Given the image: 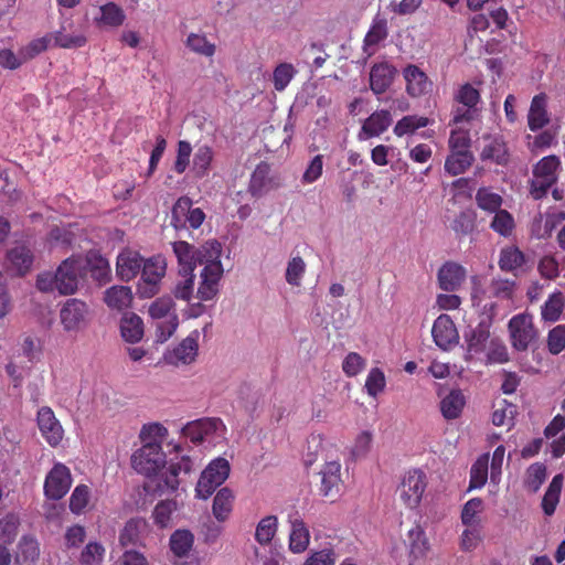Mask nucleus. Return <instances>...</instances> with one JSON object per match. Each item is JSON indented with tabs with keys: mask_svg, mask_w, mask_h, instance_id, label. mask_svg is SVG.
<instances>
[{
	"mask_svg": "<svg viewBox=\"0 0 565 565\" xmlns=\"http://www.w3.org/2000/svg\"><path fill=\"white\" fill-rule=\"evenodd\" d=\"M207 257V264L201 271V281L198 288V298L202 301L212 300L218 294V282L223 276V266L220 260L222 245L217 241L203 244L201 252Z\"/></svg>",
	"mask_w": 565,
	"mask_h": 565,
	"instance_id": "obj_1",
	"label": "nucleus"
},
{
	"mask_svg": "<svg viewBox=\"0 0 565 565\" xmlns=\"http://www.w3.org/2000/svg\"><path fill=\"white\" fill-rule=\"evenodd\" d=\"M167 263L161 255H154L143 260L141 277L137 285V295L149 299L160 291V282L166 275Z\"/></svg>",
	"mask_w": 565,
	"mask_h": 565,
	"instance_id": "obj_2",
	"label": "nucleus"
},
{
	"mask_svg": "<svg viewBox=\"0 0 565 565\" xmlns=\"http://www.w3.org/2000/svg\"><path fill=\"white\" fill-rule=\"evenodd\" d=\"M164 463L166 455L162 451L161 443L156 439L145 443L131 456L132 468L147 477L157 476Z\"/></svg>",
	"mask_w": 565,
	"mask_h": 565,
	"instance_id": "obj_3",
	"label": "nucleus"
},
{
	"mask_svg": "<svg viewBox=\"0 0 565 565\" xmlns=\"http://www.w3.org/2000/svg\"><path fill=\"white\" fill-rule=\"evenodd\" d=\"M230 471V462L225 458L218 457L212 460L202 471L196 483V497L204 500L210 498L213 492L228 478Z\"/></svg>",
	"mask_w": 565,
	"mask_h": 565,
	"instance_id": "obj_4",
	"label": "nucleus"
},
{
	"mask_svg": "<svg viewBox=\"0 0 565 565\" xmlns=\"http://www.w3.org/2000/svg\"><path fill=\"white\" fill-rule=\"evenodd\" d=\"M173 300L170 297L157 298L149 306L148 312L152 319L159 320L167 318V321L157 323V340L159 342L167 341L177 330L179 319L173 311Z\"/></svg>",
	"mask_w": 565,
	"mask_h": 565,
	"instance_id": "obj_5",
	"label": "nucleus"
},
{
	"mask_svg": "<svg viewBox=\"0 0 565 565\" xmlns=\"http://www.w3.org/2000/svg\"><path fill=\"white\" fill-rule=\"evenodd\" d=\"M427 488V477L420 469L406 471L397 488L401 501L409 509H416Z\"/></svg>",
	"mask_w": 565,
	"mask_h": 565,
	"instance_id": "obj_6",
	"label": "nucleus"
},
{
	"mask_svg": "<svg viewBox=\"0 0 565 565\" xmlns=\"http://www.w3.org/2000/svg\"><path fill=\"white\" fill-rule=\"evenodd\" d=\"M72 475L68 467L62 462H56L47 472L43 492L46 499L57 501L66 495L72 487Z\"/></svg>",
	"mask_w": 565,
	"mask_h": 565,
	"instance_id": "obj_7",
	"label": "nucleus"
},
{
	"mask_svg": "<svg viewBox=\"0 0 565 565\" xmlns=\"http://www.w3.org/2000/svg\"><path fill=\"white\" fill-rule=\"evenodd\" d=\"M511 344L516 351H526L536 339V330L529 315L520 313L509 321Z\"/></svg>",
	"mask_w": 565,
	"mask_h": 565,
	"instance_id": "obj_8",
	"label": "nucleus"
},
{
	"mask_svg": "<svg viewBox=\"0 0 565 565\" xmlns=\"http://www.w3.org/2000/svg\"><path fill=\"white\" fill-rule=\"evenodd\" d=\"M192 470V460L188 456H182L178 462H171L168 469L151 480L154 483L156 491L161 495L164 493L174 492L180 486L179 475L190 473Z\"/></svg>",
	"mask_w": 565,
	"mask_h": 565,
	"instance_id": "obj_9",
	"label": "nucleus"
},
{
	"mask_svg": "<svg viewBox=\"0 0 565 565\" xmlns=\"http://www.w3.org/2000/svg\"><path fill=\"white\" fill-rule=\"evenodd\" d=\"M194 544V535L189 530H175L169 540L170 550L178 558L174 565H200L195 555H190Z\"/></svg>",
	"mask_w": 565,
	"mask_h": 565,
	"instance_id": "obj_10",
	"label": "nucleus"
},
{
	"mask_svg": "<svg viewBox=\"0 0 565 565\" xmlns=\"http://www.w3.org/2000/svg\"><path fill=\"white\" fill-rule=\"evenodd\" d=\"M36 423L42 437L51 447L62 443L64 429L51 407L43 406L38 411Z\"/></svg>",
	"mask_w": 565,
	"mask_h": 565,
	"instance_id": "obj_11",
	"label": "nucleus"
},
{
	"mask_svg": "<svg viewBox=\"0 0 565 565\" xmlns=\"http://www.w3.org/2000/svg\"><path fill=\"white\" fill-rule=\"evenodd\" d=\"M82 263L67 258L56 269L57 291L61 295H73L78 288Z\"/></svg>",
	"mask_w": 565,
	"mask_h": 565,
	"instance_id": "obj_12",
	"label": "nucleus"
},
{
	"mask_svg": "<svg viewBox=\"0 0 565 565\" xmlns=\"http://www.w3.org/2000/svg\"><path fill=\"white\" fill-rule=\"evenodd\" d=\"M172 248L178 258L179 271L194 273L198 264H207L206 255L201 253L203 250V245L200 248H195L185 241H178L172 244Z\"/></svg>",
	"mask_w": 565,
	"mask_h": 565,
	"instance_id": "obj_13",
	"label": "nucleus"
},
{
	"mask_svg": "<svg viewBox=\"0 0 565 565\" xmlns=\"http://www.w3.org/2000/svg\"><path fill=\"white\" fill-rule=\"evenodd\" d=\"M87 313L88 307L84 301L71 298L63 305L60 318L66 331H77L85 324Z\"/></svg>",
	"mask_w": 565,
	"mask_h": 565,
	"instance_id": "obj_14",
	"label": "nucleus"
},
{
	"mask_svg": "<svg viewBox=\"0 0 565 565\" xmlns=\"http://www.w3.org/2000/svg\"><path fill=\"white\" fill-rule=\"evenodd\" d=\"M431 335L436 345L444 351L450 350L459 340L457 328L448 315H440L435 320Z\"/></svg>",
	"mask_w": 565,
	"mask_h": 565,
	"instance_id": "obj_15",
	"label": "nucleus"
},
{
	"mask_svg": "<svg viewBox=\"0 0 565 565\" xmlns=\"http://www.w3.org/2000/svg\"><path fill=\"white\" fill-rule=\"evenodd\" d=\"M279 186L278 179L271 175L270 166L266 162L257 164L252 173L248 191L254 198L266 195Z\"/></svg>",
	"mask_w": 565,
	"mask_h": 565,
	"instance_id": "obj_16",
	"label": "nucleus"
},
{
	"mask_svg": "<svg viewBox=\"0 0 565 565\" xmlns=\"http://www.w3.org/2000/svg\"><path fill=\"white\" fill-rule=\"evenodd\" d=\"M143 258L137 250L122 249L116 260V273L120 280L130 281L141 271Z\"/></svg>",
	"mask_w": 565,
	"mask_h": 565,
	"instance_id": "obj_17",
	"label": "nucleus"
},
{
	"mask_svg": "<svg viewBox=\"0 0 565 565\" xmlns=\"http://www.w3.org/2000/svg\"><path fill=\"white\" fill-rule=\"evenodd\" d=\"M403 76L406 82V92L412 97L423 96L431 88L428 76L417 65H407L403 70Z\"/></svg>",
	"mask_w": 565,
	"mask_h": 565,
	"instance_id": "obj_18",
	"label": "nucleus"
},
{
	"mask_svg": "<svg viewBox=\"0 0 565 565\" xmlns=\"http://www.w3.org/2000/svg\"><path fill=\"white\" fill-rule=\"evenodd\" d=\"M437 278L440 289L456 291L466 279V269L456 262H446L439 268Z\"/></svg>",
	"mask_w": 565,
	"mask_h": 565,
	"instance_id": "obj_19",
	"label": "nucleus"
},
{
	"mask_svg": "<svg viewBox=\"0 0 565 565\" xmlns=\"http://www.w3.org/2000/svg\"><path fill=\"white\" fill-rule=\"evenodd\" d=\"M397 70L387 62L374 64L370 71V87L376 95L385 93L392 85Z\"/></svg>",
	"mask_w": 565,
	"mask_h": 565,
	"instance_id": "obj_20",
	"label": "nucleus"
},
{
	"mask_svg": "<svg viewBox=\"0 0 565 565\" xmlns=\"http://www.w3.org/2000/svg\"><path fill=\"white\" fill-rule=\"evenodd\" d=\"M391 124L392 115L388 110H376L364 120L359 138L366 139L377 137L386 131Z\"/></svg>",
	"mask_w": 565,
	"mask_h": 565,
	"instance_id": "obj_21",
	"label": "nucleus"
},
{
	"mask_svg": "<svg viewBox=\"0 0 565 565\" xmlns=\"http://www.w3.org/2000/svg\"><path fill=\"white\" fill-rule=\"evenodd\" d=\"M548 122L547 96L544 93H540L532 98L527 114V126L531 131H537Z\"/></svg>",
	"mask_w": 565,
	"mask_h": 565,
	"instance_id": "obj_22",
	"label": "nucleus"
},
{
	"mask_svg": "<svg viewBox=\"0 0 565 565\" xmlns=\"http://www.w3.org/2000/svg\"><path fill=\"white\" fill-rule=\"evenodd\" d=\"M320 491L324 497L334 498L340 492L341 465L338 461L327 462L321 472Z\"/></svg>",
	"mask_w": 565,
	"mask_h": 565,
	"instance_id": "obj_23",
	"label": "nucleus"
},
{
	"mask_svg": "<svg viewBox=\"0 0 565 565\" xmlns=\"http://www.w3.org/2000/svg\"><path fill=\"white\" fill-rule=\"evenodd\" d=\"M33 258V253L29 247L25 245L15 246L7 253L8 269L23 276L31 269Z\"/></svg>",
	"mask_w": 565,
	"mask_h": 565,
	"instance_id": "obj_24",
	"label": "nucleus"
},
{
	"mask_svg": "<svg viewBox=\"0 0 565 565\" xmlns=\"http://www.w3.org/2000/svg\"><path fill=\"white\" fill-rule=\"evenodd\" d=\"M289 550L292 553H302L307 550L310 542L309 527L303 520L298 516L289 515Z\"/></svg>",
	"mask_w": 565,
	"mask_h": 565,
	"instance_id": "obj_25",
	"label": "nucleus"
},
{
	"mask_svg": "<svg viewBox=\"0 0 565 565\" xmlns=\"http://www.w3.org/2000/svg\"><path fill=\"white\" fill-rule=\"evenodd\" d=\"M143 321L134 313L127 312L120 319V334L126 342L137 343L143 337Z\"/></svg>",
	"mask_w": 565,
	"mask_h": 565,
	"instance_id": "obj_26",
	"label": "nucleus"
},
{
	"mask_svg": "<svg viewBox=\"0 0 565 565\" xmlns=\"http://www.w3.org/2000/svg\"><path fill=\"white\" fill-rule=\"evenodd\" d=\"M147 522L141 518L128 520L120 531L119 543L121 546H136L141 543L142 535L147 530Z\"/></svg>",
	"mask_w": 565,
	"mask_h": 565,
	"instance_id": "obj_27",
	"label": "nucleus"
},
{
	"mask_svg": "<svg viewBox=\"0 0 565 565\" xmlns=\"http://www.w3.org/2000/svg\"><path fill=\"white\" fill-rule=\"evenodd\" d=\"M134 296L128 286L116 285L105 291L104 301L110 309L124 310L130 307Z\"/></svg>",
	"mask_w": 565,
	"mask_h": 565,
	"instance_id": "obj_28",
	"label": "nucleus"
},
{
	"mask_svg": "<svg viewBox=\"0 0 565 565\" xmlns=\"http://www.w3.org/2000/svg\"><path fill=\"white\" fill-rule=\"evenodd\" d=\"M86 270L98 284H106L110 278L108 260L98 253H88L86 256Z\"/></svg>",
	"mask_w": 565,
	"mask_h": 565,
	"instance_id": "obj_29",
	"label": "nucleus"
},
{
	"mask_svg": "<svg viewBox=\"0 0 565 565\" xmlns=\"http://www.w3.org/2000/svg\"><path fill=\"white\" fill-rule=\"evenodd\" d=\"M199 351V332H191L172 352L173 358L182 364H191Z\"/></svg>",
	"mask_w": 565,
	"mask_h": 565,
	"instance_id": "obj_30",
	"label": "nucleus"
},
{
	"mask_svg": "<svg viewBox=\"0 0 565 565\" xmlns=\"http://www.w3.org/2000/svg\"><path fill=\"white\" fill-rule=\"evenodd\" d=\"M233 491L227 487L220 489L213 499L212 512L214 518L218 522L227 520L233 510Z\"/></svg>",
	"mask_w": 565,
	"mask_h": 565,
	"instance_id": "obj_31",
	"label": "nucleus"
},
{
	"mask_svg": "<svg viewBox=\"0 0 565 565\" xmlns=\"http://www.w3.org/2000/svg\"><path fill=\"white\" fill-rule=\"evenodd\" d=\"M490 338V326L487 323H479L477 327L465 333L467 342V352L469 354H477L484 350L486 344Z\"/></svg>",
	"mask_w": 565,
	"mask_h": 565,
	"instance_id": "obj_32",
	"label": "nucleus"
},
{
	"mask_svg": "<svg viewBox=\"0 0 565 565\" xmlns=\"http://www.w3.org/2000/svg\"><path fill=\"white\" fill-rule=\"evenodd\" d=\"M482 160H491L492 162L507 166L510 160V153L507 143L501 138H493L487 143L481 151Z\"/></svg>",
	"mask_w": 565,
	"mask_h": 565,
	"instance_id": "obj_33",
	"label": "nucleus"
},
{
	"mask_svg": "<svg viewBox=\"0 0 565 565\" xmlns=\"http://www.w3.org/2000/svg\"><path fill=\"white\" fill-rule=\"evenodd\" d=\"M220 419L216 418H207V419H199L188 424L184 427V434L191 439L194 444H200L205 439V436L216 429Z\"/></svg>",
	"mask_w": 565,
	"mask_h": 565,
	"instance_id": "obj_34",
	"label": "nucleus"
},
{
	"mask_svg": "<svg viewBox=\"0 0 565 565\" xmlns=\"http://www.w3.org/2000/svg\"><path fill=\"white\" fill-rule=\"evenodd\" d=\"M465 403V396L461 391H451L440 402L443 416L448 420L458 418L463 409Z\"/></svg>",
	"mask_w": 565,
	"mask_h": 565,
	"instance_id": "obj_35",
	"label": "nucleus"
},
{
	"mask_svg": "<svg viewBox=\"0 0 565 565\" xmlns=\"http://www.w3.org/2000/svg\"><path fill=\"white\" fill-rule=\"evenodd\" d=\"M17 548L15 561L19 564L34 563L40 556L39 543L32 536H22Z\"/></svg>",
	"mask_w": 565,
	"mask_h": 565,
	"instance_id": "obj_36",
	"label": "nucleus"
},
{
	"mask_svg": "<svg viewBox=\"0 0 565 565\" xmlns=\"http://www.w3.org/2000/svg\"><path fill=\"white\" fill-rule=\"evenodd\" d=\"M475 160L472 152H450L445 161V171L450 175H458L468 170Z\"/></svg>",
	"mask_w": 565,
	"mask_h": 565,
	"instance_id": "obj_37",
	"label": "nucleus"
},
{
	"mask_svg": "<svg viewBox=\"0 0 565 565\" xmlns=\"http://www.w3.org/2000/svg\"><path fill=\"white\" fill-rule=\"evenodd\" d=\"M430 125V119L424 116L407 115L399 119L393 131L397 137L414 134L417 129Z\"/></svg>",
	"mask_w": 565,
	"mask_h": 565,
	"instance_id": "obj_38",
	"label": "nucleus"
},
{
	"mask_svg": "<svg viewBox=\"0 0 565 565\" xmlns=\"http://www.w3.org/2000/svg\"><path fill=\"white\" fill-rule=\"evenodd\" d=\"M489 455H482L470 468L469 490L481 489L488 479Z\"/></svg>",
	"mask_w": 565,
	"mask_h": 565,
	"instance_id": "obj_39",
	"label": "nucleus"
},
{
	"mask_svg": "<svg viewBox=\"0 0 565 565\" xmlns=\"http://www.w3.org/2000/svg\"><path fill=\"white\" fill-rule=\"evenodd\" d=\"M525 262L524 254L514 246L502 248L500 252L499 267L503 271H513Z\"/></svg>",
	"mask_w": 565,
	"mask_h": 565,
	"instance_id": "obj_40",
	"label": "nucleus"
},
{
	"mask_svg": "<svg viewBox=\"0 0 565 565\" xmlns=\"http://www.w3.org/2000/svg\"><path fill=\"white\" fill-rule=\"evenodd\" d=\"M213 157V149L207 145H202L196 149L193 158V171L196 177L203 178L209 174Z\"/></svg>",
	"mask_w": 565,
	"mask_h": 565,
	"instance_id": "obj_41",
	"label": "nucleus"
},
{
	"mask_svg": "<svg viewBox=\"0 0 565 565\" xmlns=\"http://www.w3.org/2000/svg\"><path fill=\"white\" fill-rule=\"evenodd\" d=\"M561 166L558 157L551 154L542 158L533 168L535 178H544L546 180L557 181L556 171Z\"/></svg>",
	"mask_w": 565,
	"mask_h": 565,
	"instance_id": "obj_42",
	"label": "nucleus"
},
{
	"mask_svg": "<svg viewBox=\"0 0 565 565\" xmlns=\"http://www.w3.org/2000/svg\"><path fill=\"white\" fill-rule=\"evenodd\" d=\"M126 19L124 10L114 2L100 7V18L97 22L107 26H120Z\"/></svg>",
	"mask_w": 565,
	"mask_h": 565,
	"instance_id": "obj_43",
	"label": "nucleus"
},
{
	"mask_svg": "<svg viewBox=\"0 0 565 565\" xmlns=\"http://www.w3.org/2000/svg\"><path fill=\"white\" fill-rule=\"evenodd\" d=\"M564 309V296L561 291L550 295L542 307V318L545 321L555 322L559 319Z\"/></svg>",
	"mask_w": 565,
	"mask_h": 565,
	"instance_id": "obj_44",
	"label": "nucleus"
},
{
	"mask_svg": "<svg viewBox=\"0 0 565 565\" xmlns=\"http://www.w3.org/2000/svg\"><path fill=\"white\" fill-rule=\"evenodd\" d=\"M175 500H162L157 503L152 511V518L159 527L163 529L171 524L172 514L177 511Z\"/></svg>",
	"mask_w": 565,
	"mask_h": 565,
	"instance_id": "obj_45",
	"label": "nucleus"
},
{
	"mask_svg": "<svg viewBox=\"0 0 565 565\" xmlns=\"http://www.w3.org/2000/svg\"><path fill=\"white\" fill-rule=\"evenodd\" d=\"M387 34L388 31L386 19L376 17L364 38V50L366 51L367 47L376 46L380 42L387 38Z\"/></svg>",
	"mask_w": 565,
	"mask_h": 565,
	"instance_id": "obj_46",
	"label": "nucleus"
},
{
	"mask_svg": "<svg viewBox=\"0 0 565 565\" xmlns=\"http://www.w3.org/2000/svg\"><path fill=\"white\" fill-rule=\"evenodd\" d=\"M546 479V466L542 462H534L526 469L524 487L527 491L535 493Z\"/></svg>",
	"mask_w": 565,
	"mask_h": 565,
	"instance_id": "obj_47",
	"label": "nucleus"
},
{
	"mask_svg": "<svg viewBox=\"0 0 565 565\" xmlns=\"http://www.w3.org/2000/svg\"><path fill=\"white\" fill-rule=\"evenodd\" d=\"M192 206V201L182 196L178 199L171 211V225L177 230L186 228V220Z\"/></svg>",
	"mask_w": 565,
	"mask_h": 565,
	"instance_id": "obj_48",
	"label": "nucleus"
},
{
	"mask_svg": "<svg viewBox=\"0 0 565 565\" xmlns=\"http://www.w3.org/2000/svg\"><path fill=\"white\" fill-rule=\"evenodd\" d=\"M178 274L179 279L172 292L177 299L189 301L194 291L195 275L193 271H179Z\"/></svg>",
	"mask_w": 565,
	"mask_h": 565,
	"instance_id": "obj_49",
	"label": "nucleus"
},
{
	"mask_svg": "<svg viewBox=\"0 0 565 565\" xmlns=\"http://www.w3.org/2000/svg\"><path fill=\"white\" fill-rule=\"evenodd\" d=\"M477 205L488 212H498L501 210L502 198L488 188H480L476 193Z\"/></svg>",
	"mask_w": 565,
	"mask_h": 565,
	"instance_id": "obj_50",
	"label": "nucleus"
},
{
	"mask_svg": "<svg viewBox=\"0 0 565 565\" xmlns=\"http://www.w3.org/2000/svg\"><path fill=\"white\" fill-rule=\"evenodd\" d=\"M90 500V489L86 484H78L70 497V510L74 514H82Z\"/></svg>",
	"mask_w": 565,
	"mask_h": 565,
	"instance_id": "obj_51",
	"label": "nucleus"
},
{
	"mask_svg": "<svg viewBox=\"0 0 565 565\" xmlns=\"http://www.w3.org/2000/svg\"><path fill=\"white\" fill-rule=\"evenodd\" d=\"M515 223L514 218L507 210L495 212L490 227L501 236L508 237L512 234Z\"/></svg>",
	"mask_w": 565,
	"mask_h": 565,
	"instance_id": "obj_52",
	"label": "nucleus"
},
{
	"mask_svg": "<svg viewBox=\"0 0 565 565\" xmlns=\"http://www.w3.org/2000/svg\"><path fill=\"white\" fill-rule=\"evenodd\" d=\"M277 526L278 520L276 516L269 515L262 519L256 527V541L262 545L268 544L273 540L277 531Z\"/></svg>",
	"mask_w": 565,
	"mask_h": 565,
	"instance_id": "obj_53",
	"label": "nucleus"
},
{
	"mask_svg": "<svg viewBox=\"0 0 565 565\" xmlns=\"http://www.w3.org/2000/svg\"><path fill=\"white\" fill-rule=\"evenodd\" d=\"M186 46L192 52L207 57L215 53V45L207 41L203 34L190 33L186 39Z\"/></svg>",
	"mask_w": 565,
	"mask_h": 565,
	"instance_id": "obj_54",
	"label": "nucleus"
},
{
	"mask_svg": "<svg viewBox=\"0 0 565 565\" xmlns=\"http://www.w3.org/2000/svg\"><path fill=\"white\" fill-rule=\"evenodd\" d=\"M20 520L15 514H7L0 519V544H11L18 533Z\"/></svg>",
	"mask_w": 565,
	"mask_h": 565,
	"instance_id": "obj_55",
	"label": "nucleus"
},
{
	"mask_svg": "<svg viewBox=\"0 0 565 565\" xmlns=\"http://www.w3.org/2000/svg\"><path fill=\"white\" fill-rule=\"evenodd\" d=\"M448 146L450 152H472L469 130L461 128L452 129L449 136Z\"/></svg>",
	"mask_w": 565,
	"mask_h": 565,
	"instance_id": "obj_56",
	"label": "nucleus"
},
{
	"mask_svg": "<svg viewBox=\"0 0 565 565\" xmlns=\"http://www.w3.org/2000/svg\"><path fill=\"white\" fill-rule=\"evenodd\" d=\"M385 386L386 379L384 372L379 367L371 369L365 380L366 393L372 397H376L385 390Z\"/></svg>",
	"mask_w": 565,
	"mask_h": 565,
	"instance_id": "obj_57",
	"label": "nucleus"
},
{
	"mask_svg": "<svg viewBox=\"0 0 565 565\" xmlns=\"http://www.w3.org/2000/svg\"><path fill=\"white\" fill-rule=\"evenodd\" d=\"M105 555V547L97 542H89L81 553L82 565H102Z\"/></svg>",
	"mask_w": 565,
	"mask_h": 565,
	"instance_id": "obj_58",
	"label": "nucleus"
},
{
	"mask_svg": "<svg viewBox=\"0 0 565 565\" xmlns=\"http://www.w3.org/2000/svg\"><path fill=\"white\" fill-rule=\"evenodd\" d=\"M373 435L369 430L360 433L351 447V456L354 460L365 458L372 447Z\"/></svg>",
	"mask_w": 565,
	"mask_h": 565,
	"instance_id": "obj_59",
	"label": "nucleus"
},
{
	"mask_svg": "<svg viewBox=\"0 0 565 565\" xmlns=\"http://www.w3.org/2000/svg\"><path fill=\"white\" fill-rule=\"evenodd\" d=\"M475 215L470 211L460 212L451 223V228L458 237L467 236L475 230Z\"/></svg>",
	"mask_w": 565,
	"mask_h": 565,
	"instance_id": "obj_60",
	"label": "nucleus"
},
{
	"mask_svg": "<svg viewBox=\"0 0 565 565\" xmlns=\"http://www.w3.org/2000/svg\"><path fill=\"white\" fill-rule=\"evenodd\" d=\"M455 100L472 109L480 100V93L471 84L466 83L456 93Z\"/></svg>",
	"mask_w": 565,
	"mask_h": 565,
	"instance_id": "obj_61",
	"label": "nucleus"
},
{
	"mask_svg": "<svg viewBox=\"0 0 565 565\" xmlns=\"http://www.w3.org/2000/svg\"><path fill=\"white\" fill-rule=\"evenodd\" d=\"M192 153V146L186 140H180L178 142L177 158L174 161L173 170L178 174L185 172L190 164V157Z\"/></svg>",
	"mask_w": 565,
	"mask_h": 565,
	"instance_id": "obj_62",
	"label": "nucleus"
},
{
	"mask_svg": "<svg viewBox=\"0 0 565 565\" xmlns=\"http://www.w3.org/2000/svg\"><path fill=\"white\" fill-rule=\"evenodd\" d=\"M366 365V361L356 352H350L342 362V370L347 376L353 377L361 373Z\"/></svg>",
	"mask_w": 565,
	"mask_h": 565,
	"instance_id": "obj_63",
	"label": "nucleus"
},
{
	"mask_svg": "<svg viewBox=\"0 0 565 565\" xmlns=\"http://www.w3.org/2000/svg\"><path fill=\"white\" fill-rule=\"evenodd\" d=\"M547 349L554 355L565 349V326L558 324L548 332Z\"/></svg>",
	"mask_w": 565,
	"mask_h": 565,
	"instance_id": "obj_64",
	"label": "nucleus"
}]
</instances>
